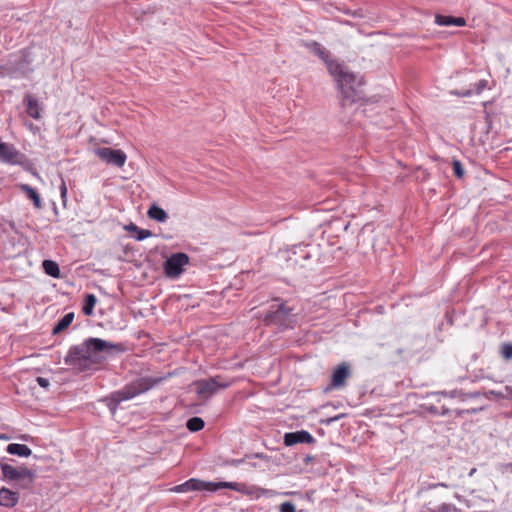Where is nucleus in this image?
Wrapping results in <instances>:
<instances>
[{"instance_id": "1", "label": "nucleus", "mask_w": 512, "mask_h": 512, "mask_svg": "<svg viewBox=\"0 0 512 512\" xmlns=\"http://www.w3.org/2000/svg\"><path fill=\"white\" fill-rule=\"evenodd\" d=\"M118 350V345L92 337L72 346L65 357V363L80 371L94 369Z\"/></svg>"}, {"instance_id": "2", "label": "nucleus", "mask_w": 512, "mask_h": 512, "mask_svg": "<svg viewBox=\"0 0 512 512\" xmlns=\"http://www.w3.org/2000/svg\"><path fill=\"white\" fill-rule=\"evenodd\" d=\"M306 47L326 64L328 72L336 81L344 100L351 103L356 102L360 98L358 88L363 84V78L351 73L343 63L333 59L329 51L321 44L311 41L306 43Z\"/></svg>"}, {"instance_id": "3", "label": "nucleus", "mask_w": 512, "mask_h": 512, "mask_svg": "<svg viewBox=\"0 0 512 512\" xmlns=\"http://www.w3.org/2000/svg\"><path fill=\"white\" fill-rule=\"evenodd\" d=\"M227 488L245 495H251L255 498H260L261 496L269 494L268 490L256 487H250L244 483L238 482H209L203 481L197 478H191L186 482L176 485L170 488V492L174 493H185L190 491H208V492H216L219 489Z\"/></svg>"}, {"instance_id": "4", "label": "nucleus", "mask_w": 512, "mask_h": 512, "mask_svg": "<svg viewBox=\"0 0 512 512\" xmlns=\"http://www.w3.org/2000/svg\"><path fill=\"white\" fill-rule=\"evenodd\" d=\"M157 382L158 380H154L149 377L139 378L127 384L122 389L112 393L110 396L111 405L116 407L123 401L133 399L136 396L150 390Z\"/></svg>"}, {"instance_id": "5", "label": "nucleus", "mask_w": 512, "mask_h": 512, "mask_svg": "<svg viewBox=\"0 0 512 512\" xmlns=\"http://www.w3.org/2000/svg\"><path fill=\"white\" fill-rule=\"evenodd\" d=\"M0 467L3 480L7 482H16L22 489L30 488L35 479L34 472L25 465L15 467L8 463H2L0 464Z\"/></svg>"}, {"instance_id": "6", "label": "nucleus", "mask_w": 512, "mask_h": 512, "mask_svg": "<svg viewBox=\"0 0 512 512\" xmlns=\"http://www.w3.org/2000/svg\"><path fill=\"white\" fill-rule=\"evenodd\" d=\"M267 325H276L281 328L292 327L294 322L291 309L284 303H275L270 306L269 311L264 317Z\"/></svg>"}, {"instance_id": "7", "label": "nucleus", "mask_w": 512, "mask_h": 512, "mask_svg": "<svg viewBox=\"0 0 512 512\" xmlns=\"http://www.w3.org/2000/svg\"><path fill=\"white\" fill-rule=\"evenodd\" d=\"M26 63L21 55L12 54L0 65V77L20 78L25 75Z\"/></svg>"}, {"instance_id": "8", "label": "nucleus", "mask_w": 512, "mask_h": 512, "mask_svg": "<svg viewBox=\"0 0 512 512\" xmlns=\"http://www.w3.org/2000/svg\"><path fill=\"white\" fill-rule=\"evenodd\" d=\"M189 263L187 254L179 252L172 254L163 265L164 273L169 278H177L183 272V267Z\"/></svg>"}, {"instance_id": "9", "label": "nucleus", "mask_w": 512, "mask_h": 512, "mask_svg": "<svg viewBox=\"0 0 512 512\" xmlns=\"http://www.w3.org/2000/svg\"><path fill=\"white\" fill-rule=\"evenodd\" d=\"M95 155L106 164L121 168L124 166L127 156L120 149H112L108 147H99L94 150Z\"/></svg>"}, {"instance_id": "10", "label": "nucleus", "mask_w": 512, "mask_h": 512, "mask_svg": "<svg viewBox=\"0 0 512 512\" xmlns=\"http://www.w3.org/2000/svg\"><path fill=\"white\" fill-rule=\"evenodd\" d=\"M194 386L196 387V392L200 396L209 397L219 389L228 387L229 383L221 381L220 377H213L195 381Z\"/></svg>"}, {"instance_id": "11", "label": "nucleus", "mask_w": 512, "mask_h": 512, "mask_svg": "<svg viewBox=\"0 0 512 512\" xmlns=\"http://www.w3.org/2000/svg\"><path fill=\"white\" fill-rule=\"evenodd\" d=\"M313 436L305 430H300L296 432L285 433L284 435V444L286 446H293L298 443H313Z\"/></svg>"}, {"instance_id": "12", "label": "nucleus", "mask_w": 512, "mask_h": 512, "mask_svg": "<svg viewBox=\"0 0 512 512\" xmlns=\"http://www.w3.org/2000/svg\"><path fill=\"white\" fill-rule=\"evenodd\" d=\"M18 157L19 152L13 146L0 140V161L9 164H17Z\"/></svg>"}, {"instance_id": "13", "label": "nucleus", "mask_w": 512, "mask_h": 512, "mask_svg": "<svg viewBox=\"0 0 512 512\" xmlns=\"http://www.w3.org/2000/svg\"><path fill=\"white\" fill-rule=\"evenodd\" d=\"M349 376V367L347 364L343 363L339 365L332 374L331 386L334 388H339L345 385V381Z\"/></svg>"}, {"instance_id": "14", "label": "nucleus", "mask_w": 512, "mask_h": 512, "mask_svg": "<svg viewBox=\"0 0 512 512\" xmlns=\"http://www.w3.org/2000/svg\"><path fill=\"white\" fill-rule=\"evenodd\" d=\"M19 501V494L8 488L0 489V506L5 508H13Z\"/></svg>"}, {"instance_id": "15", "label": "nucleus", "mask_w": 512, "mask_h": 512, "mask_svg": "<svg viewBox=\"0 0 512 512\" xmlns=\"http://www.w3.org/2000/svg\"><path fill=\"white\" fill-rule=\"evenodd\" d=\"M26 113L33 119H40L41 117V107L38 100L32 96L31 94L26 95Z\"/></svg>"}, {"instance_id": "16", "label": "nucleus", "mask_w": 512, "mask_h": 512, "mask_svg": "<svg viewBox=\"0 0 512 512\" xmlns=\"http://www.w3.org/2000/svg\"><path fill=\"white\" fill-rule=\"evenodd\" d=\"M435 23L439 26H459L462 27L466 24V20L463 17H453L449 15H436Z\"/></svg>"}, {"instance_id": "17", "label": "nucleus", "mask_w": 512, "mask_h": 512, "mask_svg": "<svg viewBox=\"0 0 512 512\" xmlns=\"http://www.w3.org/2000/svg\"><path fill=\"white\" fill-rule=\"evenodd\" d=\"M6 451L11 455L19 457H29L32 454V450L27 445L18 443L9 444Z\"/></svg>"}, {"instance_id": "18", "label": "nucleus", "mask_w": 512, "mask_h": 512, "mask_svg": "<svg viewBox=\"0 0 512 512\" xmlns=\"http://www.w3.org/2000/svg\"><path fill=\"white\" fill-rule=\"evenodd\" d=\"M19 189L26 194V196L33 201L35 208H42V201L38 192L28 184H19Z\"/></svg>"}, {"instance_id": "19", "label": "nucleus", "mask_w": 512, "mask_h": 512, "mask_svg": "<svg viewBox=\"0 0 512 512\" xmlns=\"http://www.w3.org/2000/svg\"><path fill=\"white\" fill-rule=\"evenodd\" d=\"M147 214L150 219L155 220L160 223H164L168 218V215L165 212V210L155 204H153L149 208Z\"/></svg>"}, {"instance_id": "20", "label": "nucleus", "mask_w": 512, "mask_h": 512, "mask_svg": "<svg viewBox=\"0 0 512 512\" xmlns=\"http://www.w3.org/2000/svg\"><path fill=\"white\" fill-rule=\"evenodd\" d=\"M487 85H488V81L485 79H482V80L478 81L476 84H474L472 89L460 91L458 93V95L463 96V97L479 95L487 87Z\"/></svg>"}, {"instance_id": "21", "label": "nucleus", "mask_w": 512, "mask_h": 512, "mask_svg": "<svg viewBox=\"0 0 512 512\" xmlns=\"http://www.w3.org/2000/svg\"><path fill=\"white\" fill-rule=\"evenodd\" d=\"M43 269L45 273L51 277L59 278L60 277V269L58 264L52 260H44L42 263Z\"/></svg>"}, {"instance_id": "22", "label": "nucleus", "mask_w": 512, "mask_h": 512, "mask_svg": "<svg viewBox=\"0 0 512 512\" xmlns=\"http://www.w3.org/2000/svg\"><path fill=\"white\" fill-rule=\"evenodd\" d=\"M74 313L70 312L65 314L54 326L53 333L57 334L66 329L73 321Z\"/></svg>"}, {"instance_id": "23", "label": "nucleus", "mask_w": 512, "mask_h": 512, "mask_svg": "<svg viewBox=\"0 0 512 512\" xmlns=\"http://www.w3.org/2000/svg\"><path fill=\"white\" fill-rule=\"evenodd\" d=\"M96 302L97 298L94 294H87L85 296V303L82 309L83 313L87 316H91L93 314Z\"/></svg>"}, {"instance_id": "24", "label": "nucleus", "mask_w": 512, "mask_h": 512, "mask_svg": "<svg viewBox=\"0 0 512 512\" xmlns=\"http://www.w3.org/2000/svg\"><path fill=\"white\" fill-rule=\"evenodd\" d=\"M186 427L191 432H197L204 427V421L200 417H192L187 421Z\"/></svg>"}, {"instance_id": "25", "label": "nucleus", "mask_w": 512, "mask_h": 512, "mask_svg": "<svg viewBox=\"0 0 512 512\" xmlns=\"http://www.w3.org/2000/svg\"><path fill=\"white\" fill-rule=\"evenodd\" d=\"M433 396H444V397H450V398H461L462 401L466 400V393H463L460 390H452V391H441V392H435L432 393Z\"/></svg>"}, {"instance_id": "26", "label": "nucleus", "mask_w": 512, "mask_h": 512, "mask_svg": "<svg viewBox=\"0 0 512 512\" xmlns=\"http://www.w3.org/2000/svg\"><path fill=\"white\" fill-rule=\"evenodd\" d=\"M435 512H458V509L453 504L442 503L435 509Z\"/></svg>"}, {"instance_id": "27", "label": "nucleus", "mask_w": 512, "mask_h": 512, "mask_svg": "<svg viewBox=\"0 0 512 512\" xmlns=\"http://www.w3.org/2000/svg\"><path fill=\"white\" fill-rule=\"evenodd\" d=\"M136 233L137 235L135 236V239L137 241H142L152 236V232L150 230L141 228H139Z\"/></svg>"}, {"instance_id": "28", "label": "nucleus", "mask_w": 512, "mask_h": 512, "mask_svg": "<svg viewBox=\"0 0 512 512\" xmlns=\"http://www.w3.org/2000/svg\"><path fill=\"white\" fill-rule=\"evenodd\" d=\"M453 170H454V174L458 177V178H462L464 176V169L462 167V164L459 160H454L453 161Z\"/></svg>"}, {"instance_id": "29", "label": "nucleus", "mask_w": 512, "mask_h": 512, "mask_svg": "<svg viewBox=\"0 0 512 512\" xmlns=\"http://www.w3.org/2000/svg\"><path fill=\"white\" fill-rule=\"evenodd\" d=\"M67 193H68V189H67L66 183H65L64 179H61L60 194H61L63 206H66Z\"/></svg>"}, {"instance_id": "30", "label": "nucleus", "mask_w": 512, "mask_h": 512, "mask_svg": "<svg viewBox=\"0 0 512 512\" xmlns=\"http://www.w3.org/2000/svg\"><path fill=\"white\" fill-rule=\"evenodd\" d=\"M280 512H296L295 505L291 502H283L279 506Z\"/></svg>"}, {"instance_id": "31", "label": "nucleus", "mask_w": 512, "mask_h": 512, "mask_svg": "<svg viewBox=\"0 0 512 512\" xmlns=\"http://www.w3.org/2000/svg\"><path fill=\"white\" fill-rule=\"evenodd\" d=\"M502 354L506 359L512 358V344H504L502 347Z\"/></svg>"}, {"instance_id": "32", "label": "nucleus", "mask_w": 512, "mask_h": 512, "mask_svg": "<svg viewBox=\"0 0 512 512\" xmlns=\"http://www.w3.org/2000/svg\"><path fill=\"white\" fill-rule=\"evenodd\" d=\"M36 381H37V383L39 384V386H41L42 388H45V389H46V388H48V387H49V385H50L49 380H48V379H46V378H43V377H38V378L36 379Z\"/></svg>"}, {"instance_id": "33", "label": "nucleus", "mask_w": 512, "mask_h": 512, "mask_svg": "<svg viewBox=\"0 0 512 512\" xmlns=\"http://www.w3.org/2000/svg\"><path fill=\"white\" fill-rule=\"evenodd\" d=\"M488 395H493L497 398H504L505 397V393L504 392H500V391H494V390H490L489 392L486 393V396Z\"/></svg>"}, {"instance_id": "34", "label": "nucleus", "mask_w": 512, "mask_h": 512, "mask_svg": "<svg viewBox=\"0 0 512 512\" xmlns=\"http://www.w3.org/2000/svg\"><path fill=\"white\" fill-rule=\"evenodd\" d=\"M482 410H483V408H482V407H479V408L467 409V410H465V412H466L467 414H476V413H478V412H480V411H482Z\"/></svg>"}, {"instance_id": "35", "label": "nucleus", "mask_w": 512, "mask_h": 512, "mask_svg": "<svg viewBox=\"0 0 512 512\" xmlns=\"http://www.w3.org/2000/svg\"><path fill=\"white\" fill-rule=\"evenodd\" d=\"M138 229H139V227L136 226L133 223H131L130 225L126 226V230H128L130 232H137Z\"/></svg>"}, {"instance_id": "36", "label": "nucleus", "mask_w": 512, "mask_h": 512, "mask_svg": "<svg viewBox=\"0 0 512 512\" xmlns=\"http://www.w3.org/2000/svg\"><path fill=\"white\" fill-rule=\"evenodd\" d=\"M479 395H480V393H478V392L466 393V399L467 398H475V397H478Z\"/></svg>"}, {"instance_id": "37", "label": "nucleus", "mask_w": 512, "mask_h": 512, "mask_svg": "<svg viewBox=\"0 0 512 512\" xmlns=\"http://www.w3.org/2000/svg\"><path fill=\"white\" fill-rule=\"evenodd\" d=\"M506 395L512 396V387L511 386L505 387V396Z\"/></svg>"}, {"instance_id": "38", "label": "nucleus", "mask_w": 512, "mask_h": 512, "mask_svg": "<svg viewBox=\"0 0 512 512\" xmlns=\"http://www.w3.org/2000/svg\"><path fill=\"white\" fill-rule=\"evenodd\" d=\"M437 487H448L445 483H436L431 486V488H437Z\"/></svg>"}, {"instance_id": "39", "label": "nucleus", "mask_w": 512, "mask_h": 512, "mask_svg": "<svg viewBox=\"0 0 512 512\" xmlns=\"http://www.w3.org/2000/svg\"><path fill=\"white\" fill-rule=\"evenodd\" d=\"M450 412V410L448 408H442V411L440 412L441 415L445 416V415H448Z\"/></svg>"}, {"instance_id": "40", "label": "nucleus", "mask_w": 512, "mask_h": 512, "mask_svg": "<svg viewBox=\"0 0 512 512\" xmlns=\"http://www.w3.org/2000/svg\"><path fill=\"white\" fill-rule=\"evenodd\" d=\"M464 413H466V412H465V410H457V411H456V414H457V416H459V417H460V416H462Z\"/></svg>"}, {"instance_id": "41", "label": "nucleus", "mask_w": 512, "mask_h": 512, "mask_svg": "<svg viewBox=\"0 0 512 512\" xmlns=\"http://www.w3.org/2000/svg\"><path fill=\"white\" fill-rule=\"evenodd\" d=\"M9 437L5 434H0V440H8Z\"/></svg>"}, {"instance_id": "42", "label": "nucleus", "mask_w": 512, "mask_h": 512, "mask_svg": "<svg viewBox=\"0 0 512 512\" xmlns=\"http://www.w3.org/2000/svg\"><path fill=\"white\" fill-rule=\"evenodd\" d=\"M476 471V469H472L469 473L470 476H472L474 474V472Z\"/></svg>"}, {"instance_id": "43", "label": "nucleus", "mask_w": 512, "mask_h": 512, "mask_svg": "<svg viewBox=\"0 0 512 512\" xmlns=\"http://www.w3.org/2000/svg\"><path fill=\"white\" fill-rule=\"evenodd\" d=\"M355 15L362 17V14L360 12H356Z\"/></svg>"}, {"instance_id": "44", "label": "nucleus", "mask_w": 512, "mask_h": 512, "mask_svg": "<svg viewBox=\"0 0 512 512\" xmlns=\"http://www.w3.org/2000/svg\"><path fill=\"white\" fill-rule=\"evenodd\" d=\"M507 467H508V468H510V469L512 470V463H509V464L507 465Z\"/></svg>"}, {"instance_id": "45", "label": "nucleus", "mask_w": 512, "mask_h": 512, "mask_svg": "<svg viewBox=\"0 0 512 512\" xmlns=\"http://www.w3.org/2000/svg\"><path fill=\"white\" fill-rule=\"evenodd\" d=\"M430 512H435V509L431 510Z\"/></svg>"}]
</instances>
